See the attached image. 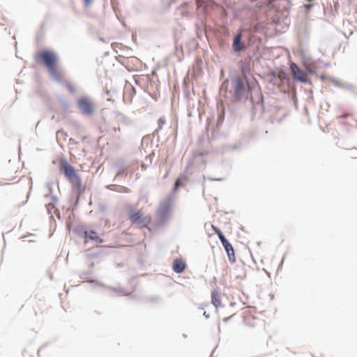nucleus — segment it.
Returning <instances> with one entry per match:
<instances>
[{
	"label": "nucleus",
	"instance_id": "1a4fd4ad",
	"mask_svg": "<svg viewBox=\"0 0 357 357\" xmlns=\"http://www.w3.org/2000/svg\"><path fill=\"white\" fill-rule=\"evenodd\" d=\"M211 303L215 307L221 306V295L218 289H215L211 292Z\"/></svg>",
	"mask_w": 357,
	"mask_h": 357
},
{
	"label": "nucleus",
	"instance_id": "4468645a",
	"mask_svg": "<svg viewBox=\"0 0 357 357\" xmlns=\"http://www.w3.org/2000/svg\"><path fill=\"white\" fill-rule=\"evenodd\" d=\"M92 0H84V5L86 6H89L91 3Z\"/></svg>",
	"mask_w": 357,
	"mask_h": 357
},
{
	"label": "nucleus",
	"instance_id": "7ed1b4c3",
	"mask_svg": "<svg viewBox=\"0 0 357 357\" xmlns=\"http://www.w3.org/2000/svg\"><path fill=\"white\" fill-rule=\"evenodd\" d=\"M61 168L63 174L70 182V183L73 186L77 188H80L82 185V181L80 178L76 173L74 167L69 165L68 162H63L61 163Z\"/></svg>",
	"mask_w": 357,
	"mask_h": 357
},
{
	"label": "nucleus",
	"instance_id": "423d86ee",
	"mask_svg": "<svg viewBox=\"0 0 357 357\" xmlns=\"http://www.w3.org/2000/svg\"><path fill=\"white\" fill-rule=\"evenodd\" d=\"M84 243L91 241L93 243L98 244L102 243V240L99 234L93 229L86 230L84 232Z\"/></svg>",
	"mask_w": 357,
	"mask_h": 357
},
{
	"label": "nucleus",
	"instance_id": "9d476101",
	"mask_svg": "<svg viewBox=\"0 0 357 357\" xmlns=\"http://www.w3.org/2000/svg\"><path fill=\"white\" fill-rule=\"evenodd\" d=\"M241 33H238V35H236L235 36V38L234 39L233 47H234V50L236 52H239V51L242 50L243 48V45L241 43Z\"/></svg>",
	"mask_w": 357,
	"mask_h": 357
},
{
	"label": "nucleus",
	"instance_id": "5701e85b",
	"mask_svg": "<svg viewBox=\"0 0 357 357\" xmlns=\"http://www.w3.org/2000/svg\"><path fill=\"white\" fill-rule=\"evenodd\" d=\"M308 2H311L313 0H307Z\"/></svg>",
	"mask_w": 357,
	"mask_h": 357
},
{
	"label": "nucleus",
	"instance_id": "f03ea898",
	"mask_svg": "<svg viewBox=\"0 0 357 357\" xmlns=\"http://www.w3.org/2000/svg\"><path fill=\"white\" fill-rule=\"evenodd\" d=\"M36 60L43 61L52 75L55 77L59 75L56 69L57 56L54 52L47 50L42 51L36 56Z\"/></svg>",
	"mask_w": 357,
	"mask_h": 357
},
{
	"label": "nucleus",
	"instance_id": "f8f14e48",
	"mask_svg": "<svg viewBox=\"0 0 357 357\" xmlns=\"http://www.w3.org/2000/svg\"><path fill=\"white\" fill-rule=\"evenodd\" d=\"M66 87L70 93H74L75 91V87L72 83H66Z\"/></svg>",
	"mask_w": 357,
	"mask_h": 357
},
{
	"label": "nucleus",
	"instance_id": "0eeeda50",
	"mask_svg": "<svg viewBox=\"0 0 357 357\" xmlns=\"http://www.w3.org/2000/svg\"><path fill=\"white\" fill-rule=\"evenodd\" d=\"M290 69L296 79L303 83L308 82L307 74L301 70L296 63H292L290 65Z\"/></svg>",
	"mask_w": 357,
	"mask_h": 357
},
{
	"label": "nucleus",
	"instance_id": "39448f33",
	"mask_svg": "<svg viewBox=\"0 0 357 357\" xmlns=\"http://www.w3.org/2000/svg\"><path fill=\"white\" fill-rule=\"evenodd\" d=\"M77 105L81 112L85 115L91 116L94 112V105L87 97L79 98L77 101Z\"/></svg>",
	"mask_w": 357,
	"mask_h": 357
},
{
	"label": "nucleus",
	"instance_id": "2eb2a0df",
	"mask_svg": "<svg viewBox=\"0 0 357 357\" xmlns=\"http://www.w3.org/2000/svg\"><path fill=\"white\" fill-rule=\"evenodd\" d=\"M305 7L307 10H309L311 8L312 5H305Z\"/></svg>",
	"mask_w": 357,
	"mask_h": 357
},
{
	"label": "nucleus",
	"instance_id": "a211bd4d",
	"mask_svg": "<svg viewBox=\"0 0 357 357\" xmlns=\"http://www.w3.org/2000/svg\"><path fill=\"white\" fill-rule=\"evenodd\" d=\"M142 169H146V166H145L144 165H142Z\"/></svg>",
	"mask_w": 357,
	"mask_h": 357
},
{
	"label": "nucleus",
	"instance_id": "4be33fe9",
	"mask_svg": "<svg viewBox=\"0 0 357 357\" xmlns=\"http://www.w3.org/2000/svg\"><path fill=\"white\" fill-rule=\"evenodd\" d=\"M204 314L206 316V317H208V315H207V314H206V312H204Z\"/></svg>",
	"mask_w": 357,
	"mask_h": 357
},
{
	"label": "nucleus",
	"instance_id": "f257e3e1",
	"mask_svg": "<svg viewBox=\"0 0 357 357\" xmlns=\"http://www.w3.org/2000/svg\"><path fill=\"white\" fill-rule=\"evenodd\" d=\"M126 212L130 222L139 227H148L151 222V216H144L142 210L137 209L131 204L126 206Z\"/></svg>",
	"mask_w": 357,
	"mask_h": 357
},
{
	"label": "nucleus",
	"instance_id": "f3484780",
	"mask_svg": "<svg viewBox=\"0 0 357 357\" xmlns=\"http://www.w3.org/2000/svg\"><path fill=\"white\" fill-rule=\"evenodd\" d=\"M229 319V317H225V318L223 319V321L226 322Z\"/></svg>",
	"mask_w": 357,
	"mask_h": 357
},
{
	"label": "nucleus",
	"instance_id": "9b49d317",
	"mask_svg": "<svg viewBox=\"0 0 357 357\" xmlns=\"http://www.w3.org/2000/svg\"><path fill=\"white\" fill-rule=\"evenodd\" d=\"M245 86L243 82L241 79H238L236 81L235 91L238 95H242L244 91Z\"/></svg>",
	"mask_w": 357,
	"mask_h": 357
},
{
	"label": "nucleus",
	"instance_id": "ddd939ff",
	"mask_svg": "<svg viewBox=\"0 0 357 357\" xmlns=\"http://www.w3.org/2000/svg\"><path fill=\"white\" fill-rule=\"evenodd\" d=\"M181 183H180V181L178 179L175 182V185H174V190H177L178 188L180 186Z\"/></svg>",
	"mask_w": 357,
	"mask_h": 357
},
{
	"label": "nucleus",
	"instance_id": "b1692460",
	"mask_svg": "<svg viewBox=\"0 0 357 357\" xmlns=\"http://www.w3.org/2000/svg\"><path fill=\"white\" fill-rule=\"evenodd\" d=\"M356 13L357 14V6H356Z\"/></svg>",
	"mask_w": 357,
	"mask_h": 357
},
{
	"label": "nucleus",
	"instance_id": "aec40b11",
	"mask_svg": "<svg viewBox=\"0 0 357 357\" xmlns=\"http://www.w3.org/2000/svg\"><path fill=\"white\" fill-rule=\"evenodd\" d=\"M204 314L206 316V317H208V315H207V314H206V312H204Z\"/></svg>",
	"mask_w": 357,
	"mask_h": 357
},
{
	"label": "nucleus",
	"instance_id": "20e7f679",
	"mask_svg": "<svg viewBox=\"0 0 357 357\" xmlns=\"http://www.w3.org/2000/svg\"><path fill=\"white\" fill-rule=\"evenodd\" d=\"M211 227L215 233L218 236L223 247L225 248V250L227 253L229 261L231 263H234L236 261V257L233 246L225 238V237L224 236V235L222 234V231L219 228L213 225Z\"/></svg>",
	"mask_w": 357,
	"mask_h": 357
},
{
	"label": "nucleus",
	"instance_id": "6ab92c4d",
	"mask_svg": "<svg viewBox=\"0 0 357 357\" xmlns=\"http://www.w3.org/2000/svg\"><path fill=\"white\" fill-rule=\"evenodd\" d=\"M307 70H308V71H309L310 73H313V71H312V70H311L310 69H309V68H308Z\"/></svg>",
	"mask_w": 357,
	"mask_h": 357
},
{
	"label": "nucleus",
	"instance_id": "dca6fc26",
	"mask_svg": "<svg viewBox=\"0 0 357 357\" xmlns=\"http://www.w3.org/2000/svg\"><path fill=\"white\" fill-rule=\"evenodd\" d=\"M159 123H161V124H163L165 123V121L164 120H162V119H160L159 121H158Z\"/></svg>",
	"mask_w": 357,
	"mask_h": 357
},
{
	"label": "nucleus",
	"instance_id": "412c9836",
	"mask_svg": "<svg viewBox=\"0 0 357 357\" xmlns=\"http://www.w3.org/2000/svg\"><path fill=\"white\" fill-rule=\"evenodd\" d=\"M204 314L206 316V317H208V315H207V314H206V312H204Z\"/></svg>",
	"mask_w": 357,
	"mask_h": 357
},
{
	"label": "nucleus",
	"instance_id": "6e6552de",
	"mask_svg": "<svg viewBox=\"0 0 357 357\" xmlns=\"http://www.w3.org/2000/svg\"><path fill=\"white\" fill-rule=\"evenodd\" d=\"M185 264L181 259H176L174 261L172 268L174 272L177 273H181L185 269Z\"/></svg>",
	"mask_w": 357,
	"mask_h": 357
}]
</instances>
